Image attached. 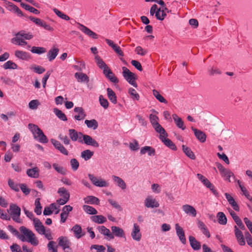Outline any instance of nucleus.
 Returning <instances> with one entry per match:
<instances>
[{"label": "nucleus", "instance_id": "obj_1", "mask_svg": "<svg viewBox=\"0 0 252 252\" xmlns=\"http://www.w3.org/2000/svg\"><path fill=\"white\" fill-rule=\"evenodd\" d=\"M19 229L23 234L19 233V235L18 234L16 237L22 242L27 241L34 246L38 245L39 241L32 230L24 226H21Z\"/></svg>", "mask_w": 252, "mask_h": 252}, {"label": "nucleus", "instance_id": "obj_2", "mask_svg": "<svg viewBox=\"0 0 252 252\" xmlns=\"http://www.w3.org/2000/svg\"><path fill=\"white\" fill-rule=\"evenodd\" d=\"M28 127L32 133L34 139L38 140L39 142L42 143H47L48 142L47 136L37 125L29 124Z\"/></svg>", "mask_w": 252, "mask_h": 252}, {"label": "nucleus", "instance_id": "obj_3", "mask_svg": "<svg viewBox=\"0 0 252 252\" xmlns=\"http://www.w3.org/2000/svg\"><path fill=\"white\" fill-rule=\"evenodd\" d=\"M8 212L11 216L12 219L16 222L20 223L21 220L20 219L21 215V208L16 204H11L9 206Z\"/></svg>", "mask_w": 252, "mask_h": 252}, {"label": "nucleus", "instance_id": "obj_4", "mask_svg": "<svg viewBox=\"0 0 252 252\" xmlns=\"http://www.w3.org/2000/svg\"><path fill=\"white\" fill-rule=\"evenodd\" d=\"M123 75L124 78L134 87L137 88V84L135 82V75L134 73L131 72L126 67L124 66L122 67Z\"/></svg>", "mask_w": 252, "mask_h": 252}, {"label": "nucleus", "instance_id": "obj_5", "mask_svg": "<svg viewBox=\"0 0 252 252\" xmlns=\"http://www.w3.org/2000/svg\"><path fill=\"white\" fill-rule=\"evenodd\" d=\"M58 245L62 247L64 252H69L66 251V249H69L70 250V248L69 245L70 244V242L66 237L64 236H60L58 239Z\"/></svg>", "mask_w": 252, "mask_h": 252}, {"label": "nucleus", "instance_id": "obj_6", "mask_svg": "<svg viewBox=\"0 0 252 252\" xmlns=\"http://www.w3.org/2000/svg\"><path fill=\"white\" fill-rule=\"evenodd\" d=\"M73 232L74 237L79 239L85 235V232L83 231L81 226L79 224L74 225L71 229Z\"/></svg>", "mask_w": 252, "mask_h": 252}, {"label": "nucleus", "instance_id": "obj_7", "mask_svg": "<svg viewBox=\"0 0 252 252\" xmlns=\"http://www.w3.org/2000/svg\"><path fill=\"white\" fill-rule=\"evenodd\" d=\"M34 227L36 231L40 234H44L45 228L38 218L33 219Z\"/></svg>", "mask_w": 252, "mask_h": 252}, {"label": "nucleus", "instance_id": "obj_8", "mask_svg": "<svg viewBox=\"0 0 252 252\" xmlns=\"http://www.w3.org/2000/svg\"><path fill=\"white\" fill-rule=\"evenodd\" d=\"M230 215L233 218L234 221L237 224V225L240 227V228L242 230L245 229V226L243 223L240 218L236 215L234 211H233L231 209L229 208L228 209Z\"/></svg>", "mask_w": 252, "mask_h": 252}, {"label": "nucleus", "instance_id": "obj_9", "mask_svg": "<svg viewBox=\"0 0 252 252\" xmlns=\"http://www.w3.org/2000/svg\"><path fill=\"white\" fill-rule=\"evenodd\" d=\"M175 229L176 234L178 236L182 244H185L186 243V238L185 237V232L183 229L179 225L178 223L175 224Z\"/></svg>", "mask_w": 252, "mask_h": 252}, {"label": "nucleus", "instance_id": "obj_10", "mask_svg": "<svg viewBox=\"0 0 252 252\" xmlns=\"http://www.w3.org/2000/svg\"><path fill=\"white\" fill-rule=\"evenodd\" d=\"M191 129L193 131L196 138L201 143H204L206 140V135L202 131L198 130L196 128L192 126Z\"/></svg>", "mask_w": 252, "mask_h": 252}, {"label": "nucleus", "instance_id": "obj_11", "mask_svg": "<svg viewBox=\"0 0 252 252\" xmlns=\"http://www.w3.org/2000/svg\"><path fill=\"white\" fill-rule=\"evenodd\" d=\"M79 29L84 33L93 39H97L98 38V35L96 33L82 24H79Z\"/></svg>", "mask_w": 252, "mask_h": 252}, {"label": "nucleus", "instance_id": "obj_12", "mask_svg": "<svg viewBox=\"0 0 252 252\" xmlns=\"http://www.w3.org/2000/svg\"><path fill=\"white\" fill-rule=\"evenodd\" d=\"M111 228V233L114 235V237L126 238L125 232L122 228L116 226H112Z\"/></svg>", "mask_w": 252, "mask_h": 252}, {"label": "nucleus", "instance_id": "obj_13", "mask_svg": "<svg viewBox=\"0 0 252 252\" xmlns=\"http://www.w3.org/2000/svg\"><path fill=\"white\" fill-rule=\"evenodd\" d=\"M83 141V142L87 145L92 146L95 148H98L99 146V144L91 136L88 135L84 136Z\"/></svg>", "mask_w": 252, "mask_h": 252}, {"label": "nucleus", "instance_id": "obj_14", "mask_svg": "<svg viewBox=\"0 0 252 252\" xmlns=\"http://www.w3.org/2000/svg\"><path fill=\"white\" fill-rule=\"evenodd\" d=\"M131 236L133 239L137 241H140L141 238V234L140 233V228L136 223H134L133 225Z\"/></svg>", "mask_w": 252, "mask_h": 252}, {"label": "nucleus", "instance_id": "obj_15", "mask_svg": "<svg viewBox=\"0 0 252 252\" xmlns=\"http://www.w3.org/2000/svg\"><path fill=\"white\" fill-rule=\"evenodd\" d=\"M14 55L17 58L22 60L28 61L31 59V55L29 53L21 50H16Z\"/></svg>", "mask_w": 252, "mask_h": 252}, {"label": "nucleus", "instance_id": "obj_16", "mask_svg": "<svg viewBox=\"0 0 252 252\" xmlns=\"http://www.w3.org/2000/svg\"><path fill=\"white\" fill-rule=\"evenodd\" d=\"M159 138L167 147L172 150H177V147L175 144L170 139L168 138H165L164 136L161 135H159Z\"/></svg>", "mask_w": 252, "mask_h": 252}, {"label": "nucleus", "instance_id": "obj_17", "mask_svg": "<svg viewBox=\"0 0 252 252\" xmlns=\"http://www.w3.org/2000/svg\"><path fill=\"white\" fill-rule=\"evenodd\" d=\"M145 205L147 208H157L159 207V203L156 201L155 199H152L151 197L148 196L145 200Z\"/></svg>", "mask_w": 252, "mask_h": 252}, {"label": "nucleus", "instance_id": "obj_18", "mask_svg": "<svg viewBox=\"0 0 252 252\" xmlns=\"http://www.w3.org/2000/svg\"><path fill=\"white\" fill-rule=\"evenodd\" d=\"M172 117L176 126L178 128L182 130H185L186 129V127L184 125V122L181 118L179 117L176 114H173L172 115Z\"/></svg>", "mask_w": 252, "mask_h": 252}, {"label": "nucleus", "instance_id": "obj_19", "mask_svg": "<svg viewBox=\"0 0 252 252\" xmlns=\"http://www.w3.org/2000/svg\"><path fill=\"white\" fill-rule=\"evenodd\" d=\"M225 196L229 204L231 206L233 209L236 211H239V207L237 202L235 201L233 197H232L228 193H225Z\"/></svg>", "mask_w": 252, "mask_h": 252}, {"label": "nucleus", "instance_id": "obj_20", "mask_svg": "<svg viewBox=\"0 0 252 252\" xmlns=\"http://www.w3.org/2000/svg\"><path fill=\"white\" fill-rule=\"evenodd\" d=\"M97 229L101 234H102L103 235L107 236L109 239H114V235L111 233L110 230L108 228H107L105 226L102 225V226H99L97 227Z\"/></svg>", "mask_w": 252, "mask_h": 252}, {"label": "nucleus", "instance_id": "obj_21", "mask_svg": "<svg viewBox=\"0 0 252 252\" xmlns=\"http://www.w3.org/2000/svg\"><path fill=\"white\" fill-rule=\"evenodd\" d=\"M183 210L187 214L191 215L192 217H195L196 216V210L191 205H184L182 206Z\"/></svg>", "mask_w": 252, "mask_h": 252}, {"label": "nucleus", "instance_id": "obj_22", "mask_svg": "<svg viewBox=\"0 0 252 252\" xmlns=\"http://www.w3.org/2000/svg\"><path fill=\"white\" fill-rule=\"evenodd\" d=\"M189 242L192 249L195 251L198 250L201 248L200 243L197 241L192 236H189Z\"/></svg>", "mask_w": 252, "mask_h": 252}, {"label": "nucleus", "instance_id": "obj_23", "mask_svg": "<svg viewBox=\"0 0 252 252\" xmlns=\"http://www.w3.org/2000/svg\"><path fill=\"white\" fill-rule=\"evenodd\" d=\"M146 153L149 156H154L156 155V150L152 147L146 146L141 149L140 154L144 155Z\"/></svg>", "mask_w": 252, "mask_h": 252}, {"label": "nucleus", "instance_id": "obj_24", "mask_svg": "<svg viewBox=\"0 0 252 252\" xmlns=\"http://www.w3.org/2000/svg\"><path fill=\"white\" fill-rule=\"evenodd\" d=\"M68 134L70 139L73 141H76L78 140L80 143H83V141L81 140V137H78V132L74 129H69L68 130Z\"/></svg>", "mask_w": 252, "mask_h": 252}, {"label": "nucleus", "instance_id": "obj_25", "mask_svg": "<svg viewBox=\"0 0 252 252\" xmlns=\"http://www.w3.org/2000/svg\"><path fill=\"white\" fill-rule=\"evenodd\" d=\"M85 203L90 204L98 205L99 204V199L94 196L89 195L84 198Z\"/></svg>", "mask_w": 252, "mask_h": 252}, {"label": "nucleus", "instance_id": "obj_26", "mask_svg": "<svg viewBox=\"0 0 252 252\" xmlns=\"http://www.w3.org/2000/svg\"><path fill=\"white\" fill-rule=\"evenodd\" d=\"M59 52V49L57 48L54 47L50 49L47 53L49 61L51 62L54 60L58 55Z\"/></svg>", "mask_w": 252, "mask_h": 252}, {"label": "nucleus", "instance_id": "obj_27", "mask_svg": "<svg viewBox=\"0 0 252 252\" xmlns=\"http://www.w3.org/2000/svg\"><path fill=\"white\" fill-rule=\"evenodd\" d=\"M107 96L110 101L116 104L117 102V96L115 93L109 88L107 89Z\"/></svg>", "mask_w": 252, "mask_h": 252}, {"label": "nucleus", "instance_id": "obj_28", "mask_svg": "<svg viewBox=\"0 0 252 252\" xmlns=\"http://www.w3.org/2000/svg\"><path fill=\"white\" fill-rule=\"evenodd\" d=\"M91 220L97 223L102 224L106 221L107 219L102 215H94L91 217Z\"/></svg>", "mask_w": 252, "mask_h": 252}, {"label": "nucleus", "instance_id": "obj_29", "mask_svg": "<svg viewBox=\"0 0 252 252\" xmlns=\"http://www.w3.org/2000/svg\"><path fill=\"white\" fill-rule=\"evenodd\" d=\"M182 149L184 153L186 155L191 159H195L196 157L194 153L191 150L190 148L184 145H182Z\"/></svg>", "mask_w": 252, "mask_h": 252}, {"label": "nucleus", "instance_id": "obj_30", "mask_svg": "<svg viewBox=\"0 0 252 252\" xmlns=\"http://www.w3.org/2000/svg\"><path fill=\"white\" fill-rule=\"evenodd\" d=\"M113 179L114 182L117 183V186L122 189H126V185L122 178L118 176H113Z\"/></svg>", "mask_w": 252, "mask_h": 252}, {"label": "nucleus", "instance_id": "obj_31", "mask_svg": "<svg viewBox=\"0 0 252 252\" xmlns=\"http://www.w3.org/2000/svg\"><path fill=\"white\" fill-rule=\"evenodd\" d=\"M20 5L21 7L24 8L25 10L29 11L30 12L33 13L35 14L38 15L40 13V11L35 8L30 6L26 3L21 2Z\"/></svg>", "mask_w": 252, "mask_h": 252}, {"label": "nucleus", "instance_id": "obj_32", "mask_svg": "<svg viewBox=\"0 0 252 252\" xmlns=\"http://www.w3.org/2000/svg\"><path fill=\"white\" fill-rule=\"evenodd\" d=\"M75 77L78 81L88 83L89 81V77L85 73L76 72L75 73Z\"/></svg>", "mask_w": 252, "mask_h": 252}, {"label": "nucleus", "instance_id": "obj_33", "mask_svg": "<svg viewBox=\"0 0 252 252\" xmlns=\"http://www.w3.org/2000/svg\"><path fill=\"white\" fill-rule=\"evenodd\" d=\"M85 124L88 128H93L94 130L96 129L98 127V123L95 119L91 120H86L85 121Z\"/></svg>", "mask_w": 252, "mask_h": 252}, {"label": "nucleus", "instance_id": "obj_34", "mask_svg": "<svg viewBox=\"0 0 252 252\" xmlns=\"http://www.w3.org/2000/svg\"><path fill=\"white\" fill-rule=\"evenodd\" d=\"M222 177H225V180L230 182V178L232 176L234 179L235 177L234 174L230 170L228 169H225L223 172H220Z\"/></svg>", "mask_w": 252, "mask_h": 252}, {"label": "nucleus", "instance_id": "obj_35", "mask_svg": "<svg viewBox=\"0 0 252 252\" xmlns=\"http://www.w3.org/2000/svg\"><path fill=\"white\" fill-rule=\"evenodd\" d=\"M218 222L221 225H225L227 223V218L225 214L221 212L218 213L217 215Z\"/></svg>", "mask_w": 252, "mask_h": 252}, {"label": "nucleus", "instance_id": "obj_36", "mask_svg": "<svg viewBox=\"0 0 252 252\" xmlns=\"http://www.w3.org/2000/svg\"><path fill=\"white\" fill-rule=\"evenodd\" d=\"M56 115L61 120L66 121L67 120L66 115L60 110L57 108H55L53 110Z\"/></svg>", "mask_w": 252, "mask_h": 252}, {"label": "nucleus", "instance_id": "obj_37", "mask_svg": "<svg viewBox=\"0 0 252 252\" xmlns=\"http://www.w3.org/2000/svg\"><path fill=\"white\" fill-rule=\"evenodd\" d=\"M27 174L32 178H37L39 176L38 170L37 167L29 169L27 171Z\"/></svg>", "mask_w": 252, "mask_h": 252}, {"label": "nucleus", "instance_id": "obj_38", "mask_svg": "<svg viewBox=\"0 0 252 252\" xmlns=\"http://www.w3.org/2000/svg\"><path fill=\"white\" fill-rule=\"evenodd\" d=\"M83 209L84 211L88 214L96 215L97 213V210L91 206L84 205L83 206Z\"/></svg>", "mask_w": 252, "mask_h": 252}, {"label": "nucleus", "instance_id": "obj_39", "mask_svg": "<svg viewBox=\"0 0 252 252\" xmlns=\"http://www.w3.org/2000/svg\"><path fill=\"white\" fill-rule=\"evenodd\" d=\"M16 35L20 36L23 37V39L26 40H30L32 38L33 35L30 32L26 33L25 31L22 30L16 34Z\"/></svg>", "mask_w": 252, "mask_h": 252}, {"label": "nucleus", "instance_id": "obj_40", "mask_svg": "<svg viewBox=\"0 0 252 252\" xmlns=\"http://www.w3.org/2000/svg\"><path fill=\"white\" fill-rule=\"evenodd\" d=\"M197 176L198 179L200 180L207 188L212 187V183L202 174L198 173Z\"/></svg>", "mask_w": 252, "mask_h": 252}, {"label": "nucleus", "instance_id": "obj_41", "mask_svg": "<svg viewBox=\"0 0 252 252\" xmlns=\"http://www.w3.org/2000/svg\"><path fill=\"white\" fill-rule=\"evenodd\" d=\"M3 67L5 69H15L18 67V65L16 63L11 61H8L3 65Z\"/></svg>", "mask_w": 252, "mask_h": 252}, {"label": "nucleus", "instance_id": "obj_42", "mask_svg": "<svg viewBox=\"0 0 252 252\" xmlns=\"http://www.w3.org/2000/svg\"><path fill=\"white\" fill-rule=\"evenodd\" d=\"M153 94L154 96L161 103H164L165 104L167 103V101L164 98V97L161 95L156 90H153Z\"/></svg>", "mask_w": 252, "mask_h": 252}, {"label": "nucleus", "instance_id": "obj_43", "mask_svg": "<svg viewBox=\"0 0 252 252\" xmlns=\"http://www.w3.org/2000/svg\"><path fill=\"white\" fill-rule=\"evenodd\" d=\"M94 153V152H92L90 150H86L81 153V157L85 160H88L92 157Z\"/></svg>", "mask_w": 252, "mask_h": 252}, {"label": "nucleus", "instance_id": "obj_44", "mask_svg": "<svg viewBox=\"0 0 252 252\" xmlns=\"http://www.w3.org/2000/svg\"><path fill=\"white\" fill-rule=\"evenodd\" d=\"M35 207L34 208V211L37 215H40L41 214V209L42 206L40 203V198H37L35 200Z\"/></svg>", "mask_w": 252, "mask_h": 252}, {"label": "nucleus", "instance_id": "obj_45", "mask_svg": "<svg viewBox=\"0 0 252 252\" xmlns=\"http://www.w3.org/2000/svg\"><path fill=\"white\" fill-rule=\"evenodd\" d=\"M53 167L59 173L64 175L66 174V170L63 166H59L57 163H53Z\"/></svg>", "mask_w": 252, "mask_h": 252}, {"label": "nucleus", "instance_id": "obj_46", "mask_svg": "<svg viewBox=\"0 0 252 252\" xmlns=\"http://www.w3.org/2000/svg\"><path fill=\"white\" fill-rule=\"evenodd\" d=\"M153 127L155 128L157 132L160 133V135H163V136H168V134L166 132L165 130L164 129V128L162 127V126L159 124L154 126Z\"/></svg>", "mask_w": 252, "mask_h": 252}, {"label": "nucleus", "instance_id": "obj_47", "mask_svg": "<svg viewBox=\"0 0 252 252\" xmlns=\"http://www.w3.org/2000/svg\"><path fill=\"white\" fill-rule=\"evenodd\" d=\"M94 59L95 60V62L97 65V66L100 68L103 69L105 67H106L107 64L105 63V62L103 61L102 59L98 55H96L95 56Z\"/></svg>", "mask_w": 252, "mask_h": 252}, {"label": "nucleus", "instance_id": "obj_48", "mask_svg": "<svg viewBox=\"0 0 252 252\" xmlns=\"http://www.w3.org/2000/svg\"><path fill=\"white\" fill-rule=\"evenodd\" d=\"M128 94L131 96V98L133 100H138L140 96L139 94L136 92V90L133 88H130L128 89Z\"/></svg>", "mask_w": 252, "mask_h": 252}, {"label": "nucleus", "instance_id": "obj_49", "mask_svg": "<svg viewBox=\"0 0 252 252\" xmlns=\"http://www.w3.org/2000/svg\"><path fill=\"white\" fill-rule=\"evenodd\" d=\"M53 11L58 17L62 18V19L65 20L66 21H68L70 19V18L68 16L64 14L62 11H60L59 9L57 8H54L53 9Z\"/></svg>", "mask_w": 252, "mask_h": 252}, {"label": "nucleus", "instance_id": "obj_50", "mask_svg": "<svg viewBox=\"0 0 252 252\" xmlns=\"http://www.w3.org/2000/svg\"><path fill=\"white\" fill-rule=\"evenodd\" d=\"M31 52L32 53L41 54L46 52V50L44 47L33 46L32 47Z\"/></svg>", "mask_w": 252, "mask_h": 252}, {"label": "nucleus", "instance_id": "obj_51", "mask_svg": "<svg viewBox=\"0 0 252 252\" xmlns=\"http://www.w3.org/2000/svg\"><path fill=\"white\" fill-rule=\"evenodd\" d=\"M208 72L210 76H213L215 74H220L221 71L217 67H210L208 68Z\"/></svg>", "mask_w": 252, "mask_h": 252}, {"label": "nucleus", "instance_id": "obj_52", "mask_svg": "<svg viewBox=\"0 0 252 252\" xmlns=\"http://www.w3.org/2000/svg\"><path fill=\"white\" fill-rule=\"evenodd\" d=\"M99 101L101 106L104 109H107L108 107L109 102L108 100L106 98H104L102 95L99 96Z\"/></svg>", "mask_w": 252, "mask_h": 252}, {"label": "nucleus", "instance_id": "obj_53", "mask_svg": "<svg viewBox=\"0 0 252 252\" xmlns=\"http://www.w3.org/2000/svg\"><path fill=\"white\" fill-rule=\"evenodd\" d=\"M31 69H33L35 73L39 74L43 73L45 71V69L44 67L41 66L35 65H32L31 67Z\"/></svg>", "mask_w": 252, "mask_h": 252}, {"label": "nucleus", "instance_id": "obj_54", "mask_svg": "<svg viewBox=\"0 0 252 252\" xmlns=\"http://www.w3.org/2000/svg\"><path fill=\"white\" fill-rule=\"evenodd\" d=\"M55 244L56 242L53 241H50L48 243L47 248L50 252H58L57 246L54 247Z\"/></svg>", "mask_w": 252, "mask_h": 252}, {"label": "nucleus", "instance_id": "obj_55", "mask_svg": "<svg viewBox=\"0 0 252 252\" xmlns=\"http://www.w3.org/2000/svg\"><path fill=\"white\" fill-rule=\"evenodd\" d=\"M8 184L9 187L13 190L17 192L19 191V185L15 184L11 179H9L8 180Z\"/></svg>", "mask_w": 252, "mask_h": 252}, {"label": "nucleus", "instance_id": "obj_56", "mask_svg": "<svg viewBox=\"0 0 252 252\" xmlns=\"http://www.w3.org/2000/svg\"><path fill=\"white\" fill-rule=\"evenodd\" d=\"M149 117H150V122L151 123L153 127L154 126L159 124V123L158 122V116H157L155 115L150 114Z\"/></svg>", "mask_w": 252, "mask_h": 252}, {"label": "nucleus", "instance_id": "obj_57", "mask_svg": "<svg viewBox=\"0 0 252 252\" xmlns=\"http://www.w3.org/2000/svg\"><path fill=\"white\" fill-rule=\"evenodd\" d=\"M58 193H59L60 194V195L63 197H65L68 196V195H69V197H70V194H69V192H68L67 190H66V189L63 187L60 188L58 189Z\"/></svg>", "mask_w": 252, "mask_h": 252}, {"label": "nucleus", "instance_id": "obj_58", "mask_svg": "<svg viewBox=\"0 0 252 252\" xmlns=\"http://www.w3.org/2000/svg\"><path fill=\"white\" fill-rule=\"evenodd\" d=\"M70 164L73 171L77 170L79 166V162L75 158H72L70 160Z\"/></svg>", "mask_w": 252, "mask_h": 252}, {"label": "nucleus", "instance_id": "obj_59", "mask_svg": "<svg viewBox=\"0 0 252 252\" xmlns=\"http://www.w3.org/2000/svg\"><path fill=\"white\" fill-rule=\"evenodd\" d=\"M129 148L134 151H137L139 149V144L137 141L134 140L133 142L130 143Z\"/></svg>", "mask_w": 252, "mask_h": 252}, {"label": "nucleus", "instance_id": "obj_60", "mask_svg": "<svg viewBox=\"0 0 252 252\" xmlns=\"http://www.w3.org/2000/svg\"><path fill=\"white\" fill-rule=\"evenodd\" d=\"M10 249L12 252H23L20 246L16 243H14L10 246Z\"/></svg>", "mask_w": 252, "mask_h": 252}, {"label": "nucleus", "instance_id": "obj_61", "mask_svg": "<svg viewBox=\"0 0 252 252\" xmlns=\"http://www.w3.org/2000/svg\"><path fill=\"white\" fill-rule=\"evenodd\" d=\"M39 105V101L37 99L32 100L29 103V108L32 109H36Z\"/></svg>", "mask_w": 252, "mask_h": 252}, {"label": "nucleus", "instance_id": "obj_62", "mask_svg": "<svg viewBox=\"0 0 252 252\" xmlns=\"http://www.w3.org/2000/svg\"><path fill=\"white\" fill-rule=\"evenodd\" d=\"M234 231L235 237L237 240L240 238L244 237V235L240 229H239V228L237 227L236 225L234 226Z\"/></svg>", "mask_w": 252, "mask_h": 252}, {"label": "nucleus", "instance_id": "obj_63", "mask_svg": "<svg viewBox=\"0 0 252 252\" xmlns=\"http://www.w3.org/2000/svg\"><path fill=\"white\" fill-rule=\"evenodd\" d=\"M135 51L136 54L141 56H145L147 53V51L143 49L141 46H137L135 48Z\"/></svg>", "mask_w": 252, "mask_h": 252}, {"label": "nucleus", "instance_id": "obj_64", "mask_svg": "<svg viewBox=\"0 0 252 252\" xmlns=\"http://www.w3.org/2000/svg\"><path fill=\"white\" fill-rule=\"evenodd\" d=\"M91 249L97 250V252H104L105 248L102 245H94L91 246Z\"/></svg>", "mask_w": 252, "mask_h": 252}]
</instances>
